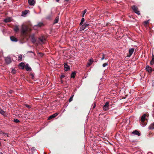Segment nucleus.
Instances as JSON below:
<instances>
[{
	"label": "nucleus",
	"instance_id": "obj_1",
	"mask_svg": "<svg viewBox=\"0 0 154 154\" xmlns=\"http://www.w3.org/2000/svg\"><path fill=\"white\" fill-rule=\"evenodd\" d=\"M27 30V27L26 25H22L21 26V30L22 35L23 36H25L26 35Z\"/></svg>",
	"mask_w": 154,
	"mask_h": 154
},
{
	"label": "nucleus",
	"instance_id": "obj_2",
	"mask_svg": "<svg viewBox=\"0 0 154 154\" xmlns=\"http://www.w3.org/2000/svg\"><path fill=\"white\" fill-rule=\"evenodd\" d=\"M89 24L87 22L85 23L84 24L82 25L80 28V30H83L85 29L87 27L89 26Z\"/></svg>",
	"mask_w": 154,
	"mask_h": 154
},
{
	"label": "nucleus",
	"instance_id": "obj_3",
	"mask_svg": "<svg viewBox=\"0 0 154 154\" xmlns=\"http://www.w3.org/2000/svg\"><path fill=\"white\" fill-rule=\"evenodd\" d=\"M132 8L135 13H136L138 15L140 14V12L138 11V8L135 6L134 5L133 6Z\"/></svg>",
	"mask_w": 154,
	"mask_h": 154
},
{
	"label": "nucleus",
	"instance_id": "obj_4",
	"mask_svg": "<svg viewBox=\"0 0 154 154\" xmlns=\"http://www.w3.org/2000/svg\"><path fill=\"white\" fill-rule=\"evenodd\" d=\"M109 103L108 102H106L104 105L103 108L104 110L106 111L109 109Z\"/></svg>",
	"mask_w": 154,
	"mask_h": 154
},
{
	"label": "nucleus",
	"instance_id": "obj_5",
	"mask_svg": "<svg viewBox=\"0 0 154 154\" xmlns=\"http://www.w3.org/2000/svg\"><path fill=\"white\" fill-rule=\"evenodd\" d=\"M40 43L41 44H44L45 40V38L43 36H42L39 38Z\"/></svg>",
	"mask_w": 154,
	"mask_h": 154
},
{
	"label": "nucleus",
	"instance_id": "obj_6",
	"mask_svg": "<svg viewBox=\"0 0 154 154\" xmlns=\"http://www.w3.org/2000/svg\"><path fill=\"white\" fill-rule=\"evenodd\" d=\"M44 25L43 23L42 22H39L38 23L37 25H35L34 26V29H36V27H40Z\"/></svg>",
	"mask_w": 154,
	"mask_h": 154
},
{
	"label": "nucleus",
	"instance_id": "obj_7",
	"mask_svg": "<svg viewBox=\"0 0 154 154\" xmlns=\"http://www.w3.org/2000/svg\"><path fill=\"white\" fill-rule=\"evenodd\" d=\"M134 51V48H132L129 49V55L128 56V57H130L132 55Z\"/></svg>",
	"mask_w": 154,
	"mask_h": 154
},
{
	"label": "nucleus",
	"instance_id": "obj_8",
	"mask_svg": "<svg viewBox=\"0 0 154 154\" xmlns=\"http://www.w3.org/2000/svg\"><path fill=\"white\" fill-rule=\"evenodd\" d=\"M58 113H56L54 114H53V115H51V116H50L48 118V119H52V118H54V117H55L57 115H58Z\"/></svg>",
	"mask_w": 154,
	"mask_h": 154
},
{
	"label": "nucleus",
	"instance_id": "obj_9",
	"mask_svg": "<svg viewBox=\"0 0 154 154\" xmlns=\"http://www.w3.org/2000/svg\"><path fill=\"white\" fill-rule=\"evenodd\" d=\"M94 60L92 59H91L89 60L88 62V63L87 65V66L88 67L90 66L93 62Z\"/></svg>",
	"mask_w": 154,
	"mask_h": 154
},
{
	"label": "nucleus",
	"instance_id": "obj_10",
	"mask_svg": "<svg viewBox=\"0 0 154 154\" xmlns=\"http://www.w3.org/2000/svg\"><path fill=\"white\" fill-rule=\"evenodd\" d=\"M29 4L31 6L33 5L35 3L34 0H28Z\"/></svg>",
	"mask_w": 154,
	"mask_h": 154
},
{
	"label": "nucleus",
	"instance_id": "obj_11",
	"mask_svg": "<svg viewBox=\"0 0 154 154\" xmlns=\"http://www.w3.org/2000/svg\"><path fill=\"white\" fill-rule=\"evenodd\" d=\"M5 61L6 63L9 64L11 62V59L9 57H7L5 59Z\"/></svg>",
	"mask_w": 154,
	"mask_h": 154
},
{
	"label": "nucleus",
	"instance_id": "obj_12",
	"mask_svg": "<svg viewBox=\"0 0 154 154\" xmlns=\"http://www.w3.org/2000/svg\"><path fill=\"white\" fill-rule=\"evenodd\" d=\"M146 70L149 72H151L152 71V68L149 66H147L146 68Z\"/></svg>",
	"mask_w": 154,
	"mask_h": 154
},
{
	"label": "nucleus",
	"instance_id": "obj_13",
	"mask_svg": "<svg viewBox=\"0 0 154 154\" xmlns=\"http://www.w3.org/2000/svg\"><path fill=\"white\" fill-rule=\"evenodd\" d=\"M10 39L13 42H16L17 41V38L13 36H11L10 37Z\"/></svg>",
	"mask_w": 154,
	"mask_h": 154
},
{
	"label": "nucleus",
	"instance_id": "obj_14",
	"mask_svg": "<svg viewBox=\"0 0 154 154\" xmlns=\"http://www.w3.org/2000/svg\"><path fill=\"white\" fill-rule=\"evenodd\" d=\"M64 67L65 71H68L70 69L69 66H68L67 64H65Z\"/></svg>",
	"mask_w": 154,
	"mask_h": 154
},
{
	"label": "nucleus",
	"instance_id": "obj_15",
	"mask_svg": "<svg viewBox=\"0 0 154 154\" xmlns=\"http://www.w3.org/2000/svg\"><path fill=\"white\" fill-rule=\"evenodd\" d=\"M146 116V114H144L143 115L141 118L142 122H143L145 121Z\"/></svg>",
	"mask_w": 154,
	"mask_h": 154
},
{
	"label": "nucleus",
	"instance_id": "obj_16",
	"mask_svg": "<svg viewBox=\"0 0 154 154\" xmlns=\"http://www.w3.org/2000/svg\"><path fill=\"white\" fill-rule=\"evenodd\" d=\"M132 133L134 134L137 135L138 136L140 135V133L137 130L134 131L133 132H132Z\"/></svg>",
	"mask_w": 154,
	"mask_h": 154
},
{
	"label": "nucleus",
	"instance_id": "obj_17",
	"mask_svg": "<svg viewBox=\"0 0 154 154\" xmlns=\"http://www.w3.org/2000/svg\"><path fill=\"white\" fill-rule=\"evenodd\" d=\"M4 21L6 23L10 22L11 21V19L10 18L8 17L5 19L4 20Z\"/></svg>",
	"mask_w": 154,
	"mask_h": 154
},
{
	"label": "nucleus",
	"instance_id": "obj_18",
	"mask_svg": "<svg viewBox=\"0 0 154 154\" xmlns=\"http://www.w3.org/2000/svg\"><path fill=\"white\" fill-rule=\"evenodd\" d=\"M149 129H154V122L152 123L149 127Z\"/></svg>",
	"mask_w": 154,
	"mask_h": 154
},
{
	"label": "nucleus",
	"instance_id": "obj_19",
	"mask_svg": "<svg viewBox=\"0 0 154 154\" xmlns=\"http://www.w3.org/2000/svg\"><path fill=\"white\" fill-rule=\"evenodd\" d=\"M19 66L21 67L22 69H23L25 66V64L23 63H21L19 64Z\"/></svg>",
	"mask_w": 154,
	"mask_h": 154
},
{
	"label": "nucleus",
	"instance_id": "obj_20",
	"mask_svg": "<svg viewBox=\"0 0 154 154\" xmlns=\"http://www.w3.org/2000/svg\"><path fill=\"white\" fill-rule=\"evenodd\" d=\"M14 31L16 32H17L19 30V28L18 26L17 25H15L14 26Z\"/></svg>",
	"mask_w": 154,
	"mask_h": 154
},
{
	"label": "nucleus",
	"instance_id": "obj_21",
	"mask_svg": "<svg viewBox=\"0 0 154 154\" xmlns=\"http://www.w3.org/2000/svg\"><path fill=\"white\" fill-rule=\"evenodd\" d=\"M26 70L27 71H30L31 70L30 67L28 66V64H27L26 65Z\"/></svg>",
	"mask_w": 154,
	"mask_h": 154
},
{
	"label": "nucleus",
	"instance_id": "obj_22",
	"mask_svg": "<svg viewBox=\"0 0 154 154\" xmlns=\"http://www.w3.org/2000/svg\"><path fill=\"white\" fill-rule=\"evenodd\" d=\"M31 40L33 43H34L35 42V39L34 36H31Z\"/></svg>",
	"mask_w": 154,
	"mask_h": 154
},
{
	"label": "nucleus",
	"instance_id": "obj_23",
	"mask_svg": "<svg viewBox=\"0 0 154 154\" xmlns=\"http://www.w3.org/2000/svg\"><path fill=\"white\" fill-rule=\"evenodd\" d=\"M58 20H59V17H57L55 19V20H54V24H55V23H57L58 22Z\"/></svg>",
	"mask_w": 154,
	"mask_h": 154
},
{
	"label": "nucleus",
	"instance_id": "obj_24",
	"mask_svg": "<svg viewBox=\"0 0 154 154\" xmlns=\"http://www.w3.org/2000/svg\"><path fill=\"white\" fill-rule=\"evenodd\" d=\"M76 74V72H72L71 74V78H74L75 77Z\"/></svg>",
	"mask_w": 154,
	"mask_h": 154
},
{
	"label": "nucleus",
	"instance_id": "obj_25",
	"mask_svg": "<svg viewBox=\"0 0 154 154\" xmlns=\"http://www.w3.org/2000/svg\"><path fill=\"white\" fill-rule=\"evenodd\" d=\"M18 60L21 61L22 60V56L21 54H20L18 56Z\"/></svg>",
	"mask_w": 154,
	"mask_h": 154
},
{
	"label": "nucleus",
	"instance_id": "obj_26",
	"mask_svg": "<svg viewBox=\"0 0 154 154\" xmlns=\"http://www.w3.org/2000/svg\"><path fill=\"white\" fill-rule=\"evenodd\" d=\"M0 113L2 115H4L5 112L1 109H0Z\"/></svg>",
	"mask_w": 154,
	"mask_h": 154
},
{
	"label": "nucleus",
	"instance_id": "obj_27",
	"mask_svg": "<svg viewBox=\"0 0 154 154\" xmlns=\"http://www.w3.org/2000/svg\"><path fill=\"white\" fill-rule=\"evenodd\" d=\"M102 56H103L101 58V60H103L104 59H107L106 57V56L104 55V54H103Z\"/></svg>",
	"mask_w": 154,
	"mask_h": 154
},
{
	"label": "nucleus",
	"instance_id": "obj_28",
	"mask_svg": "<svg viewBox=\"0 0 154 154\" xmlns=\"http://www.w3.org/2000/svg\"><path fill=\"white\" fill-rule=\"evenodd\" d=\"M150 63L151 65H153L154 63V57L152 58V60L150 62Z\"/></svg>",
	"mask_w": 154,
	"mask_h": 154
},
{
	"label": "nucleus",
	"instance_id": "obj_29",
	"mask_svg": "<svg viewBox=\"0 0 154 154\" xmlns=\"http://www.w3.org/2000/svg\"><path fill=\"white\" fill-rule=\"evenodd\" d=\"M29 12V11L28 10H26L23 13V14H24V15H26V14L28 13Z\"/></svg>",
	"mask_w": 154,
	"mask_h": 154
},
{
	"label": "nucleus",
	"instance_id": "obj_30",
	"mask_svg": "<svg viewBox=\"0 0 154 154\" xmlns=\"http://www.w3.org/2000/svg\"><path fill=\"white\" fill-rule=\"evenodd\" d=\"M85 21V19L84 18H82V20H81V22L80 23V25H82L83 23L84 22V21Z\"/></svg>",
	"mask_w": 154,
	"mask_h": 154
},
{
	"label": "nucleus",
	"instance_id": "obj_31",
	"mask_svg": "<svg viewBox=\"0 0 154 154\" xmlns=\"http://www.w3.org/2000/svg\"><path fill=\"white\" fill-rule=\"evenodd\" d=\"M14 122L16 123H18L20 121L19 120L17 119H14Z\"/></svg>",
	"mask_w": 154,
	"mask_h": 154
},
{
	"label": "nucleus",
	"instance_id": "obj_32",
	"mask_svg": "<svg viewBox=\"0 0 154 154\" xmlns=\"http://www.w3.org/2000/svg\"><path fill=\"white\" fill-rule=\"evenodd\" d=\"M73 96H74V95H72L71 96V97H70V98L69 99V102H70L72 100L73 97Z\"/></svg>",
	"mask_w": 154,
	"mask_h": 154
},
{
	"label": "nucleus",
	"instance_id": "obj_33",
	"mask_svg": "<svg viewBox=\"0 0 154 154\" xmlns=\"http://www.w3.org/2000/svg\"><path fill=\"white\" fill-rule=\"evenodd\" d=\"M11 72L13 74H15L16 72V71L14 69H12V70Z\"/></svg>",
	"mask_w": 154,
	"mask_h": 154
},
{
	"label": "nucleus",
	"instance_id": "obj_34",
	"mask_svg": "<svg viewBox=\"0 0 154 154\" xmlns=\"http://www.w3.org/2000/svg\"><path fill=\"white\" fill-rule=\"evenodd\" d=\"M149 20H147V21H145L144 22V23L145 24V25H147V24H148V23H149Z\"/></svg>",
	"mask_w": 154,
	"mask_h": 154
},
{
	"label": "nucleus",
	"instance_id": "obj_35",
	"mask_svg": "<svg viewBox=\"0 0 154 154\" xmlns=\"http://www.w3.org/2000/svg\"><path fill=\"white\" fill-rule=\"evenodd\" d=\"M108 65V63H103V67H106V66H107Z\"/></svg>",
	"mask_w": 154,
	"mask_h": 154
},
{
	"label": "nucleus",
	"instance_id": "obj_36",
	"mask_svg": "<svg viewBox=\"0 0 154 154\" xmlns=\"http://www.w3.org/2000/svg\"><path fill=\"white\" fill-rule=\"evenodd\" d=\"M25 106L26 107L28 108H30L31 107V106H30L29 105L27 104H25Z\"/></svg>",
	"mask_w": 154,
	"mask_h": 154
},
{
	"label": "nucleus",
	"instance_id": "obj_37",
	"mask_svg": "<svg viewBox=\"0 0 154 154\" xmlns=\"http://www.w3.org/2000/svg\"><path fill=\"white\" fill-rule=\"evenodd\" d=\"M87 12V11L86 9H85L83 11V13L84 14H85Z\"/></svg>",
	"mask_w": 154,
	"mask_h": 154
},
{
	"label": "nucleus",
	"instance_id": "obj_38",
	"mask_svg": "<svg viewBox=\"0 0 154 154\" xmlns=\"http://www.w3.org/2000/svg\"><path fill=\"white\" fill-rule=\"evenodd\" d=\"M65 77V76L64 75H62L61 76V78H64Z\"/></svg>",
	"mask_w": 154,
	"mask_h": 154
},
{
	"label": "nucleus",
	"instance_id": "obj_39",
	"mask_svg": "<svg viewBox=\"0 0 154 154\" xmlns=\"http://www.w3.org/2000/svg\"><path fill=\"white\" fill-rule=\"evenodd\" d=\"M96 105L95 103L94 104V105L93 106V109H94L96 107Z\"/></svg>",
	"mask_w": 154,
	"mask_h": 154
},
{
	"label": "nucleus",
	"instance_id": "obj_40",
	"mask_svg": "<svg viewBox=\"0 0 154 154\" xmlns=\"http://www.w3.org/2000/svg\"><path fill=\"white\" fill-rule=\"evenodd\" d=\"M12 92H13L11 90H10L9 91V93H12Z\"/></svg>",
	"mask_w": 154,
	"mask_h": 154
},
{
	"label": "nucleus",
	"instance_id": "obj_41",
	"mask_svg": "<svg viewBox=\"0 0 154 154\" xmlns=\"http://www.w3.org/2000/svg\"><path fill=\"white\" fill-rule=\"evenodd\" d=\"M152 115H153V116L154 117V112H153V114Z\"/></svg>",
	"mask_w": 154,
	"mask_h": 154
},
{
	"label": "nucleus",
	"instance_id": "obj_42",
	"mask_svg": "<svg viewBox=\"0 0 154 154\" xmlns=\"http://www.w3.org/2000/svg\"><path fill=\"white\" fill-rule=\"evenodd\" d=\"M84 15H85V14H84L83 13V14H82V17H83L84 16Z\"/></svg>",
	"mask_w": 154,
	"mask_h": 154
},
{
	"label": "nucleus",
	"instance_id": "obj_43",
	"mask_svg": "<svg viewBox=\"0 0 154 154\" xmlns=\"http://www.w3.org/2000/svg\"><path fill=\"white\" fill-rule=\"evenodd\" d=\"M57 2H58L60 0H56Z\"/></svg>",
	"mask_w": 154,
	"mask_h": 154
},
{
	"label": "nucleus",
	"instance_id": "obj_44",
	"mask_svg": "<svg viewBox=\"0 0 154 154\" xmlns=\"http://www.w3.org/2000/svg\"><path fill=\"white\" fill-rule=\"evenodd\" d=\"M69 0H65V1H67V2L69 1Z\"/></svg>",
	"mask_w": 154,
	"mask_h": 154
},
{
	"label": "nucleus",
	"instance_id": "obj_45",
	"mask_svg": "<svg viewBox=\"0 0 154 154\" xmlns=\"http://www.w3.org/2000/svg\"><path fill=\"white\" fill-rule=\"evenodd\" d=\"M4 1H5L6 0H4Z\"/></svg>",
	"mask_w": 154,
	"mask_h": 154
},
{
	"label": "nucleus",
	"instance_id": "obj_46",
	"mask_svg": "<svg viewBox=\"0 0 154 154\" xmlns=\"http://www.w3.org/2000/svg\"><path fill=\"white\" fill-rule=\"evenodd\" d=\"M1 154H3V153H1Z\"/></svg>",
	"mask_w": 154,
	"mask_h": 154
}]
</instances>
